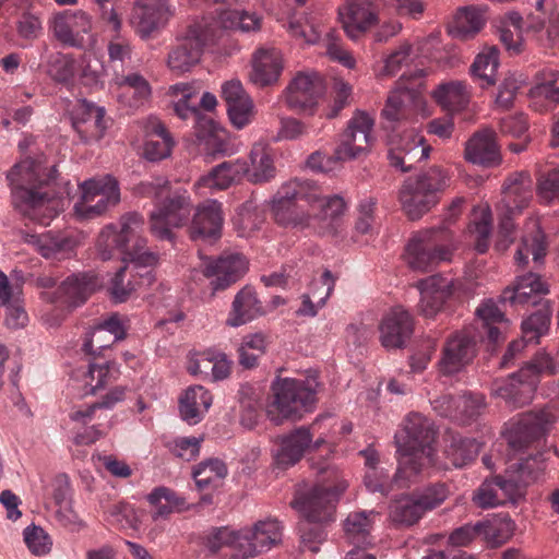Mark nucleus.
<instances>
[{
  "instance_id": "3c124183",
  "label": "nucleus",
  "mask_w": 559,
  "mask_h": 559,
  "mask_svg": "<svg viewBox=\"0 0 559 559\" xmlns=\"http://www.w3.org/2000/svg\"><path fill=\"white\" fill-rule=\"evenodd\" d=\"M150 506L153 522H163L170 519L175 511V492L165 486L155 487L145 497Z\"/></svg>"
},
{
  "instance_id": "bb28decb",
  "label": "nucleus",
  "mask_w": 559,
  "mask_h": 559,
  "mask_svg": "<svg viewBox=\"0 0 559 559\" xmlns=\"http://www.w3.org/2000/svg\"><path fill=\"white\" fill-rule=\"evenodd\" d=\"M414 331L412 316L403 307H394L385 313L379 324L380 342L385 348H401Z\"/></svg>"
},
{
  "instance_id": "ea45409f",
  "label": "nucleus",
  "mask_w": 559,
  "mask_h": 559,
  "mask_svg": "<svg viewBox=\"0 0 559 559\" xmlns=\"http://www.w3.org/2000/svg\"><path fill=\"white\" fill-rule=\"evenodd\" d=\"M212 405V395L202 385L189 386L179 401L180 417L188 425L200 423Z\"/></svg>"
},
{
  "instance_id": "09e8293b",
  "label": "nucleus",
  "mask_w": 559,
  "mask_h": 559,
  "mask_svg": "<svg viewBox=\"0 0 559 559\" xmlns=\"http://www.w3.org/2000/svg\"><path fill=\"white\" fill-rule=\"evenodd\" d=\"M426 513L415 495H405L395 499L390 507V519L397 525L411 526Z\"/></svg>"
},
{
  "instance_id": "c85d7f7f",
  "label": "nucleus",
  "mask_w": 559,
  "mask_h": 559,
  "mask_svg": "<svg viewBox=\"0 0 559 559\" xmlns=\"http://www.w3.org/2000/svg\"><path fill=\"white\" fill-rule=\"evenodd\" d=\"M105 108L94 105L86 99L81 100L72 111V127L81 140H100L107 129Z\"/></svg>"
},
{
  "instance_id": "9b49d317",
  "label": "nucleus",
  "mask_w": 559,
  "mask_h": 559,
  "mask_svg": "<svg viewBox=\"0 0 559 559\" xmlns=\"http://www.w3.org/2000/svg\"><path fill=\"white\" fill-rule=\"evenodd\" d=\"M533 181L527 173H515L509 176L502 188L501 201L497 204L499 230L496 249L504 251L513 242V218L525 209L533 197Z\"/></svg>"
},
{
  "instance_id": "72a5a7b5",
  "label": "nucleus",
  "mask_w": 559,
  "mask_h": 559,
  "mask_svg": "<svg viewBox=\"0 0 559 559\" xmlns=\"http://www.w3.org/2000/svg\"><path fill=\"white\" fill-rule=\"evenodd\" d=\"M248 171V163L243 159H234L221 163L213 167L209 174L199 178L195 188H207L211 191L225 190L245 178Z\"/></svg>"
},
{
  "instance_id": "0eeeda50",
  "label": "nucleus",
  "mask_w": 559,
  "mask_h": 559,
  "mask_svg": "<svg viewBox=\"0 0 559 559\" xmlns=\"http://www.w3.org/2000/svg\"><path fill=\"white\" fill-rule=\"evenodd\" d=\"M450 186V176L440 166H432L415 177L407 178L399 190V202L404 214L412 221L421 218Z\"/></svg>"
},
{
  "instance_id": "aec40b11",
  "label": "nucleus",
  "mask_w": 559,
  "mask_h": 559,
  "mask_svg": "<svg viewBox=\"0 0 559 559\" xmlns=\"http://www.w3.org/2000/svg\"><path fill=\"white\" fill-rule=\"evenodd\" d=\"M120 230L114 225L104 227L97 238V249L103 261L114 257L115 251L124 255L129 251V235L133 236L136 229L144 224V217L138 212H129L120 218Z\"/></svg>"
},
{
  "instance_id": "e433bc0d",
  "label": "nucleus",
  "mask_w": 559,
  "mask_h": 559,
  "mask_svg": "<svg viewBox=\"0 0 559 559\" xmlns=\"http://www.w3.org/2000/svg\"><path fill=\"white\" fill-rule=\"evenodd\" d=\"M432 98L443 110L456 114L468 107L472 88L464 81L443 82L432 91Z\"/></svg>"
},
{
  "instance_id": "a18cd8bd",
  "label": "nucleus",
  "mask_w": 559,
  "mask_h": 559,
  "mask_svg": "<svg viewBox=\"0 0 559 559\" xmlns=\"http://www.w3.org/2000/svg\"><path fill=\"white\" fill-rule=\"evenodd\" d=\"M530 96L535 110H548L559 104V72L543 71L538 83L531 88Z\"/></svg>"
},
{
  "instance_id": "c03bdc74",
  "label": "nucleus",
  "mask_w": 559,
  "mask_h": 559,
  "mask_svg": "<svg viewBox=\"0 0 559 559\" xmlns=\"http://www.w3.org/2000/svg\"><path fill=\"white\" fill-rule=\"evenodd\" d=\"M486 11L479 7H465L457 10L449 33L452 37L466 40L474 37L485 25Z\"/></svg>"
},
{
  "instance_id": "8fccbe9b",
  "label": "nucleus",
  "mask_w": 559,
  "mask_h": 559,
  "mask_svg": "<svg viewBox=\"0 0 559 559\" xmlns=\"http://www.w3.org/2000/svg\"><path fill=\"white\" fill-rule=\"evenodd\" d=\"M499 66V50L497 47H487L480 51L471 66V73L486 87L496 83V72Z\"/></svg>"
},
{
  "instance_id": "dca6fc26",
  "label": "nucleus",
  "mask_w": 559,
  "mask_h": 559,
  "mask_svg": "<svg viewBox=\"0 0 559 559\" xmlns=\"http://www.w3.org/2000/svg\"><path fill=\"white\" fill-rule=\"evenodd\" d=\"M100 287L102 281L96 272H78L66 277L53 293H43L41 298L74 309L84 305Z\"/></svg>"
},
{
  "instance_id": "4be33fe9",
  "label": "nucleus",
  "mask_w": 559,
  "mask_h": 559,
  "mask_svg": "<svg viewBox=\"0 0 559 559\" xmlns=\"http://www.w3.org/2000/svg\"><path fill=\"white\" fill-rule=\"evenodd\" d=\"M548 293V284L538 274L527 273L519 276L512 286L502 292L500 301L515 310L528 306L540 307L543 302H549L543 298Z\"/></svg>"
},
{
  "instance_id": "f257e3e1",
  "label": "nucleus",
  "mask_w": 559,
  "mask_h": 559,
  "mask_svg": "<svg viewBox=\"0 0 559 559\" xmlns=\"http://www.w3.org/2000/svg\"><path fill=\"white\" fill-rule=\"evenodd\" d=\"M407 78L406 72L401 75L399 87L390 93L381 112L384 129L392 132L389 150L391 165L404 173L426 159L430 152V146L425 143V138L415 129H405L402 132H397L396 129V124L407 119L413 107L420 102L414 86L405 84Z\"/></svg>"
},
{
  "instance_id": "6ab92c4d",
  "label": "nucleus",
  "mask_w": 559,
  "mask_h": 559,
  "mask_svg": "<svg viewBox=\"0 0 559 559\" xmlns=\"http://www.w3.org/2000/svg\"><path fill=\"white\" fill-rule=\"evenodd\" d=\"M203 274L212 278L213 290H224L239 281L248 270V261L242 253L225 251L217 259H206Z\"/></svg>"
},
{
  "instance_id": "393cba45",
  "label": "nucleus",
  "mask_w": 559,
  "mask_h": 559,
  "mask_svg": "<svg viewBox=\"0 0 559 559\" xmlns=\"http://www.w3.org/2000/svg\"><path fill=\"white\" fill-rule=\"evenodd\" d=\"M338 15L352 39L359 38L378 22L377 5L370 0H346L338 8Z\"/></svg>"
},
{
  "instance_id": "423d86ee",
  "label": "nucleus",
  "mask_w": 559,
  "mask_h": 559,
  "mask_svg": "<svg viewBox=\"0 0 559 559\" xmlns=\"http://www.w3.org/2000/svg\"><path fill=\"white\" fill-rule=\"evenodd\" d=\"M318 385L314 378H278L271 386L272 393L266 405L269 418L281 425L286 419L297 420L312 412L317 403Z\"/></svg>"
},
{
  "instance_id": "c9c22d12",
  "label": "nucleus",
  "mask_w": 559,
  "mask_h": 559,
  "mask_svg": "<svg viewBox=\"0 0 559 559\" xmlns=\"http://www.w3.org/2000/svg\"><path fill=\"white\" fill-rule=\"evenodd\" d=\"M251 63L250 80L259 86L276 82L283 69L282 55L276 48H259L253 53Z\"/></svg>"
},
{
  "instance_id": "58836bf2",
  "label": "nucleus",
  "mask_w": 559,
  "mask_h": 559,
  "mask_svg": "<svg viewBox=\"0 0 559 559\" xmlns=\"http://www.w3.org/2000/svg\"><path fill=\"white\" fill-rule=\"evenodd\" d=\"M146 140L143 157L150 162H159L170 155L173 138L164 123L157 118H151L145 126Z\"/></svg>"
},
{
  "instance_id": "69168bd1",
  "label": "nucleus",
  "mask_w": 559,
  "mask_h": 559,
  "mask_svg": "<svg viewBox=\"0 0 559 559\" xmlns=\"http://www.w3.org/2000/svg\"><path fill=\"white\" fill-rule=\"evenodd\" d=\"M324 521L311 520L306 518L299 526L300 538L305 547L312 552L318 551V545L326 538V532L323 526Z\"/></svg>"
},
{
  "instance_id": "412c9836",
  "label": "nucleus",
  "mask_w": 559,
  "mask_h": 559,
  "mask_svg": "<svg viewBox=\"0 0 559 559\" xmlns=\"http://www.w3.org/2000/svg\"><path fill=\"white\" fill-rule=\"evenodd\" d=\"M555 420V416L545 409L525 414L510 425L506 440L513 450H521L543 438Z\"/></svg>"
},
{
  "instance_id": "6e6552de",
  "label": "nucleus",
  "mask_w": 559,
  "mask_h": 559,
  "mask_svg": "<svg viewBox=\"0 0 559 559\" xmlns=\"http://www.w3.org/2000/svg\"><path fill=\"white\" fill-rule=\"evenodd\" d=\"M284 27L297 41L308 45L319 44L332 60L347 68L354 67L353 57L342 47L337 33L324 24L321 13L295 12L289 15Z\"/></svg>"
},
{
  "instance_id": "49530a36",
  "label": "nucleus",
  "mask_w": 559,
  "mask_h": 559,
  "mask_svg": "<svg viewBox=\"0 0 559 559\" xmlns=\"http://www.w3.org/2000/svg\"><path fill=\"white\" fill-rule=\"evenodd\" d=\"M199 92V87L188 83H177V96L181 94V98L177 100V117L186 119L189 114L197 117L199 108L211 111L217 105L215 95L203 93L199 102L193 100L194 95Z\"/></svg>"
},
{
  "instance_id": "37998d69",
  "label": "nucleus",
  "mask_w": 559,
  "mask_h": 559,
  "mask_svg": "<svg viewBox=\"0 0 559 559\" xmlns=\"http://www.w3.org/2000/svg\"><path fill=\"white\" fill-rule=\"evenodd\" d=\"M499 156L495 133L490 130L475 133L466 143L465 157L474 164L490 166L499 160Z\"/></svg>"
},
{
  "instance_id": "5fc2aeb1",
  "label": "nucleus",
  "mask_w": 559,
  "mask_h": 559,
  "mask_svg": "<svg viewBox=\"0 0 559 559\" xmlns=\"http://www.w3.org/2000/svg\"><path fill=\"white\" fill-rule=\"evenodd\" d=\"M267 344L266 336L262 333L246 335L238 349L239 364L247 369L257 367L258 360L265 354Z\"/></svg>"
},
{
  "instance_id": "473e14b6",
  "label": "nucleus",
  "mask_w": 559,
  "mask_h": 559,
  "mask_svg": "<svg viewBox=\"0 0 559 559\" xmlns=\"http://www.w3.org/2000/svg\"><path fill=\"white\" fill-rule=\"evenodd\" d=\"M536 389V381L533 378L520 376V370L506 379L493 381L491 391L493 395L504 400L512 408H519L527 404Z\"/></svg>"
},
{
  "instance_id": "f03ea898",
  "label": "nucleus",
  "mask_w": 559,
  "mask_h": 559,
  "mask_svg": "<svg viewBox=\"0 0 559 559\" xmlns=\"http://www.w3.org/2000/svg\"><path fill=\"white\" fill-rule=\"evenodd\" d=\"M55 171L51 168L45 174L43 167L31 158L15 164L7 175L14 209L33 221L48 225L56 215L51 203L57 194L50 190Z\"/></svg>"
},
{
  "instance_id": "2f4dec72",
  "label": "nucleus",
  "mask_w": 559,
  "mask_h": 559,
  "mask_svg": "<svg viewBox=\"0 0 559 559\" xmlns=\"http://www.w3.org/2000/svg\"><path fill=\"white\" fill-rule=\"evenodd\" d=\"M222 204L215 200H209L197 209L189 228L190 237L193 240L214 242L222 236Z\"/></svg>"
},
{
  "instance_id": "79ce46f5",
  "label": "nucleus",
  "mask_w": 559,
  "mask_h": 559,
  "mask_svg": "<svg viewBox=\"0 0 559 559\" xmlns=\"http://www.w3.org/2000/svg\"><path fill=\"white\" fill-rule=\"evenodd\" d=\"M250 164L245 177L251 183H265L276 175L271 148L264 143H254L249 154Z\"/></svg>"
},
{
  "instance_id": "bf43d9fd",
  "label": "nucleus",
  "mask_w": 559,
  "mask_h": 559,
  "mask_svg": "<svg viewBox=\"0 0 559 559\" xmlns=\"http://www.w3.org/2000/svg\"><path fill=\"white\" fill-rule=\"evenodd\" d=\"M530 255L535 262L542 261L546 255L545 236L540 230L523 237L514 258L519 265H524Z\"/></svg>"
},
{
  "instance_id": "a211bd4d",
  "label": "nucleus",
  "mask_w": 559,
  "mask_h": 559,
  "mask_svg": "<svg viewBox=\"0 0 559 559\" xmlns=\"http://www.w3.org/2000/svg\"><path fill=\"white\" fill-rule=\"evenodd\" d=\"M282 527L277 520L259 521L251 528L238 532L236 552L231 559H251L281 542Z\"/></svg>"
},
{
  "instance_id": "20e7f679",
  "label": "nucleus",
  "mask_w": 559,
  "mask_h": 559,
  "mask_svg": "<svg viewBox=\"0 0 559 559\" xmlns=\"http://www.w3.org/2000/svg\"><path fill=\"white\" fill-rule=\"evenodd\" d=\"M435 430L429 419L418 413L409 414L400 431L395 433L399 467L394 481L399 487H408L435 465Z\"/></svg>"
},
{
  "instance_id": "f704fd0d",
  "label": "nucleus",
  "mask_w": 559,
  "mask_h": 559,
  "mask_svg": "<svg viewBox=\"0 0 559 559\" xmlns=\"http://www.w3.org/2000/svg\"><path fill=\"white\" fill-rule=\"evenodd\" d=\"M379 512L356 511L348 514L344 522L346 537L354 545L352 550H362L374 545V537L371 535L373 524L379 518Z\"/></svg>"
},
{
  "instance_id": "6e6d98bb",
  "label": "nucleus",
  "mask_w": 559,
  "mask_h": 559,
  "mask_svg": "<svg viewBox=\"0 0 559 559\" xmlns=\"http://www.w3.org/2000/svg\"><path fill=\"white\" fill-rule=\"evenodd\" d=\"M551 307L549 302H543L537 310L522 322V333L528 342L537 343L550 324Z\"/></svg>"
},
{
  "instance_id": "5701e85b",
  "label": "nucleus",
  "mask_w": 559,
  "mask_h": 559,
  "mask_svg": "<svg viewBox=\"0 0 559 559\" xmlns=\"http://www.w3.org/2000/svg\"><path fill=\"white\" fill-rule=\"evenodd\" d=\"M325 91L323 78L317 72H300L286 90L285 100L289 108L310 111Z\"/></svg>"
},
{
  "instance_id": "4c0bfd02",
  "label": "nucleus",
  "mask_w": 559,
  "mask_h": 559,
  "mask_svg": "<svg viewBox=\"0 0 559 559\" xmlns=\"http://www.w3.org/2000/svg\"><path fill=\"white\" fill-rule=\"evenodd\" d=\"M300 427L292 431L289 435L282 439L280 449L276 453V464L282 468H287L296 464L311 448L312 433L310 429L313 428Z\"/></svg>"
},
{
  "instance_id": "9d476101",
  "label": "nucleus",
  "mask_w": 559,
  "mask_h": 559,
  "mask_svg": "<svg viewBox=\"0 0 559 559\" xmlns=\"http://www.w3.org/2000/svg\"><path fill=\"white\" fill-rule=\"evenodd\" d=\"M452 240V233L444 225L416 233L406 246L408 266L414 271L431 272L441 262L451 261Z\"/></svg>"
},
{
  "instance_id": "052dcab7",
  "label": "nucleus",
  "mask_w": 559,
  "mask_h": 559,
  "mask_svg": "<svg viewBox=\"0 0 559 559\" xmlns=\"http://www.w3.org/2000/svg\"><path fill=\"white\" fill-rule=\"evenodd\" d=\"M111 361L106 357H92L88 361V370L86 372V386L90 390L86 393L95 394L98 390L104 389L109 382Z\"/></svg>"
},
{
  "instance_id": "39448f33",
  "label": "nucleus",
  "mask_w": 559,
  "mask_h": 559,
  "mask_svg": "<svg viewBox=\"0 0 559 559\" xmlns=\"http://www.w3.org/2000/svg\"><path fill=\"white\" fill-rule=\"evenodd\" d=\"M546 468L543 454L528 456L508 471L506 476L485 480L474 492L473 502L481 509H490L520 499L525 488L539 479Z\"/></svg>"
},
{
  "instance_id": "338daca9",
  "label": "nucleus",
  "mask_w": 559,
  "mask_h": 559,
  "mask_svg": "<svg viewBox=\"0 0 559 559\" xmlns=\"http://www.w3.org/2000/svg\"><path fill=\"white\" fill-rule=\"evenodd\" d=\"M116 83L120 86H127L133 90V106L143 105L152 94L148 81L140 73H131L117 78Z\"/></svg>"
},
{
  "instance_id": "680f3d73",
  "label": "nucleus",
  "mask_w": 559,
  "mask_h": 559,
  "mask_svg": "<svg viewBox=\"0 0 559 559\" xmlns=\"http://www.w3.org/2000/svg\"><path fill=\"white\" fill-rule=\"evenodd\" d=\"M481 536L492 546L507 542L513 534L514 523L509 518L496 519L487 522H479Z\"/></svg>"
},
{
  "instance_id": "774afa93",
  "label": "nucleus",
  "mask_w": 559,
  "mask_h": 559,
  "mask_svg": "<svg viewBox=\"0 0 559 559\" xmlns=\"http://www.w3.org/2000/svg\"><path fill=\"white\" fill-rule=\"evenodd\" d=\"M537 192L547 202L559 199V166L539 173Z\"/></svg>"
},
{
  "instance_id": "f3484780",
  "label": "nucleus",
  "mask_w": 559,
  "mask_h": 559,
  "mask_svg": "<svg viewBox=\"0 0 559 559\" xmlns=\"http://www.w3.org/2000/svg\"><path fill=\"white\" fill-rule=\"evenodd\" d=\"M373 126L374 119L370 115L356 111L340 135V143L334 151L335 159L349 160L367 152L373 142Z\"/></svg>"
},
{
  "instance_id": "e2e57ef3",
  "label": "nucleus",
  "mask_w": 559,
  "mask_h": 559,
  "mask_svg": "<svg viewBox=\"0 0 559 559\" xmlns=\"http://www.w3.org/2000/svg\"><path fill=\"white\" fill-rule=\"evenodd\" d=\"M468 231L475 250L478 253H485L490 245L491 213L488 210H483L479 217L469 225Z\"/></svg>"
},
{
  "instance_id": "4d7b16f0",
  "label": "nucleus",
  "mask_w": 559,
  "mask_h": 559,
  "mask_svg": "<svg viewBox=\"0 0 559 559\" xmlns=\"http://www.w3.org/2000/svg\"><path fill=\"white\" fill-rule=\"evenodd\" d=\"M15 31L19 37L24 40H36L43 33L41 13L33 7L23 9L16 16Z\"/></svg>"
},
{
  "instance_id": "1a4fd4ad",
  "label": "nucleus",
  "mask_w": 559,
  "mask_h": 559,
  "mask_svg": "<svg viewBox=\"0 0 559 559\" xmlns=\"http://www.w3.org/2000/svg\"><path fill=\"white\" fill-rule=\"evenodd\" d=\"M347 483L340 471L326 465L320 469L317 484L306 492H298L294 504L305 518L319 521H332L340 495Z\"/></svg>"
},
{
  "instance_id": "7c9ffc66",
  "label": "nucleus",
  "mask_w": 559,
  "mask_h": 559,
  "mask_svg": "<svg viewBox=\"0 0 559 559\" xmlns=\"http://www.w3.org/2000/svg\"><path fill=\"white\" fill-rule=\"evenodd\" d=\"M92 28L90 16L81 11L67 10L55 15L51 29L55 37L63 45L81 47L83 35Z\"/></svg>"
},
{
  "instance_id": "a878e982",
  "label": "nucleus",
  "mask_w": 559,
  "mask_h": 559,
  "mask_svg": "<svg viewBox=\"0 0 559 559\" xmlns=\"http://www.w3.org/2000/svg\"><path fill=\"white\" fill-rule=\"evenodd\" d=\"M416 287L420 292L418 311L426 318L436 317L453 294V281L441 275L420 280Z\"/></svg>"
},
{
  "instance_id": "864d4df0",
  "label": "nucleus",
  "mask_w": 559,
  "mask_h": 559,
  "mask_svg": "<svg viewBox=\"0 0 559 559\" xmlns=\"http://www.w3.org/2000/svg\"><path fill=\"white\" fill-rule=\"evenodd\" d=\"M479 452V443L475 439L453 437L444 454L454 467H463L474 461Z\"/></svg>"
},
{
  "instance_id": "c756f323",
  "label": "nucleus",
  "mask_w": 559,
  "mask_h": 559,
  "mask_svg": "<svg viewBox=\"0 0 559 559\" xmlns=\"http://www.w3.org/2000/svg\"><path fill=\"white\" fill-rule=\"evenodd\" d=\"M221 96L226 103L230 122L237 129L248 126L253 118V102L239 80L226 81L222 85Z\"/></svg>"
},
{
  "instance_id": "603ef678",
  "label": "nucleus",
  "mask_w": 559,
  "mask_h": 559,
  "mask_svg": "<svg viewBox=\"0 0 559 559\" xmlns=\"http://www.w3.org/2000/svg\"><path fill=\"white\" fill-rule=\"evenodd\" d=\"M227 474V466L219 459H207L192 471V477L200 489L217 487Z\"/></svg>"
},
{
  "instance_id": "b1692460",
  "label": "nucleus",
  "mask_w": 559,
  "mask_h": 559,
  "mask_svg": "<svg viewBox=\"0 0 559 559\" xmlns=\"http://www.w3.org/2000/svg\"><path fill=\"white\" fill-rule=\"evenodd\" d=\"M169 15L165 0H136L132 8L130 23L135 33L146 39L165 27Z\"/></svg>"
},
{
  "instance_id": "cd10ccee",
  "label": "nucleus",
  "mask_w": 559,
  "mask_h": 559,
  "mask_svg": "<svg viewBox=\"0 0 559 559\" xmlns=\"http://www.w3.org/2000/svg\"><path fill=\"white\" fill-rule=\"evenodd\" d=\"M124 337L126 330L118 314H112L86 333L82 350L92 357H105L103 353Z\"/></svg>"
},
{
  "instance_id": "7ed1b4c3",
  "label": "nucleus",
  "mask_w": 559,
  "mask_h": 559,
  "mask_svg": "<svg viewBox=\"0 0 559 559\" xmlns=\"http://www.w3.org/2000/svg\"><path fill=\"white\" fill-rule=\"evenodd\" d=\"M504 322V314L495 302L491 300L483 302L476 309L474 324L456 331L445 341L439 361L440 371L443 374L461 371L475 357L478 341L487 338L489 343L497 344L502 335L497 324Z\"/></svg>"
},
{
  "instance_id": "de8ad7c7",
  "label": "nucleus",
  "mask_w": 559,
  "mask_h": 559,
  "mask_svg": "<svg viewBox=\"0 0 559 559\" xmlns=\"http://www.w3.org/2000/svg\"><path fill=\"white\" fill-rule=\"evenodd\" d=\"M27 242L34 245L38 253L46 259H64L69 257L74 248V241L71 238L53 235L50 231L41 235H31Z\"/></svg>"
},
{
  "instance_id": "ddd939ff",
  "label": "nucleus",
  "mask_w": 559,
  "mask_h": 559,
  "mask_svg": "<svg viewBox=\"0 0 559 559\" xmlns=\"http://www.w3.org/2000/svg\"><path fill=\"white\" fill-rule=\"evenodd\" d=\"M81 198L74 204V213L80 219H92L103 215L110 206L120 202L118 180L106 175L92 178L80 185Z\"/></svg>"
},
{
  "instance_id": "13d9d810",
  "label": "nucleus",
  "mask_w": 559,
  "mask_h": 559,
  "mask_svg": "<svg viewBox=\"0 0 559 559\" xmlns=\"http://www.w3.org/2000/svg\"><path fill=\"white\" fill-rule=\"evenodd\" d=\"M130 264L128 275L134 284L136 289L142 286H150L154 282V275L150 269L157 262V258L152 252H144L143 254L136 255L134 260H128Z\"/></svg>"
},
{
  "instance_id": "a19ab883",
  "label": "nucleus",
  "mask_w": 559,
  "mask_h": 559,
  "mask_svg": "<svg viewBox=\"0 0 559 559\" xmlns=\"http://www.w3.org/2000/svg\"><path fill=\"white\" fill-rule=\"evenodd\" d=\"M262 312V304L257 298L254 289L245 286L236 294L226 322L237 328L252 321Z\"/></svg>"
},
{
  "instance_id": "f8f14e48",
  "label": "nucleus",
  "mask_w": 559,
  "mask_h": 559,
  "mask_svg": "<svg viewBox=\"0 0 559 559\" xmlns=\"http://www.w3.org/2000/svg\"><path fill=\"white\" fill-rule=\"evenodd\" d=\"M321 188L310 179L296 178L284 183L273 200L274 219L282 226L304 227L309 225V215L299 206L298 201L309 205L319 200Z\"/></svg>"
},
{
  "instance_id": "0e129e2a",
  "label": "nucleus",
  "mask_w": 559,
  "mask_h": 559,
  "mask_svg": "<svg viewBox=\"0 0 559 559\" xmlns=\"http://www.w3.org/2000/svg\"><path fill=\"white\" fill-rule=\"evenodd\" d=\"M312 210H320V218L323 221L330 219L326 225L329 228H335L334 222L344 214L346 211V202L340 195L324 197L321 190L319 200L310 203Z\"/></svg>"
},
{
  "instance_id": "2eb2a0df",
  "label": "nucleus",
  "mask_w": 559,
  "mask_h": 559,
  "mask_svg": "<svg viewBox=\"0 0 559 559\" xmlns=\"http://www.w3.org/2000/svg\"><path fill=\"white\" fill-rule=\"evenodd\" d=\"M136 189L142 195H154L157 200H163L156 204V210L150 215V229L156 238L171 241L173 227H175V198L170 194V182L157 180L141 183Z\"/></svg>"
},
{
  "instance_id": "4468645a",
  "label": "nucleus",
  "mask_w": 559,
  "mask_h": 559,
  "mask_svg": "<svg viewBox=\"0 0 559 559\" xmlns=\"http://www.w3.org/2000/svg\"><path fill=\"white\" fill-rule=\"evenodd\" d=\"M537 13H531L523 19L518 12H509L504 23L524 33L537 45L544 48L554 47L559 43V14L551 12L546 15L542 10L544 0H534Z\"/></svg>"
}]
</instances>
